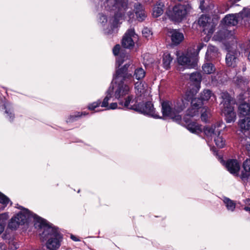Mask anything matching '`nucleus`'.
<instances>
[{
    "instance_id": "obj_1",
    "label": "nucleus",
    "mask_w": 250,
    "mask_h": 250,
    "mask_svg": "<svg viewBox=\"0 0 250 250\" xmlns=\"http://www.w3.org/2000/svg\"><path fill=\"white\" fill-rule=\"evenodd\" d=\"M126 62L124 66L116 70L114 77L115 84L111 90L114 93L115 98L119 101L128 95L132 88V74L127 71L131 61L128 54H120L117 58L116 65L120 66L124 62Z\"/></svg>"
},
{
    "instance_id": "obj_2",
    "label": "nucleus",
    "mask_w": 250,
    "mask_h": 250,
    "mask_svg": "<svg viewBox=\"0 0 250 250\" xmlns=\"http://www.w3.org/2000/svg\"><path fill=\"white\" fill-rule=\"evenodd\" d=\"M35 228L42 241L47 240L46 246L49 250H57L60 247L61 236L56 228L41 218H36Z\"/></svg>"
},
{
    "instance_id": "obj_3",
    "label": "nucleus",
    "mask_w": 250,
    "mask_h": 250,
    "mask_svg": "<svg viewBox=\"0 0 250 250\" xmlns=\"http://www.w3.org/2000/svg\"><path fill=\"white\" fill-rule=\"evenodd\" d=\"M106 4L107 7L115 13L114 17L109 21L112 27H117L124 20L130 21L134 19V14L128 4L127 0H107Z\"/></svg>"
},
{
    "instance_id": "obj_4",
    "label": "nucleus",
    "mask_w": 250,
    "mask_h": 250,
    "mask_svg": "<svg viewBox=\"0 0 250 250\" xmlns=\"http://www.w3.org/2000/svg\"><path fill=\"white\" fill-rule=\"evenodd\" d=\"M250 18V9L244 8L243 10L235 14H229L227 15L222 20L220 25L219 30L213 36L215 41H221L227 38L229 35L232 36V34L226 28V25L234 26L242 20Z\"/></svg>"
},
{
    "instance_id": "obj_5",
    "label": "nucleus",
    "mask_w": 250,
    "mask_h": 250,
    "mask_svg": "<svg viewBox=\"0 0 250 250\" xmlns=\"http://www.w3.org/2000/svg\"><path fill=\"white\" fill-rule=\"evenodd\" d=\"M188 104L187 99H181L174 101H165L162 103V110L164 116H167L175 121H179L181 117L178 114Z\"/></svg>"
},
{
    "instance_id": "obj_6",
    "label": "nucleus",
    "mask_w": 250,
    "mask_h": 250,
    "mask_svg": "<svg viewBox=\"0 0 250 250\" xmlns=\"http://www.w3.org/2000/svg\"><path fill=\"white\" fill-rule=\"evenodd\" d=\"M16 208L21 210L13 216L9 221L7 227L11 230H16L20 226L27 224L32 218L34 219L35 225L37 221L36 218H40L37 215L31 213L28 209L21 206H18Z\"/></svg>"
},
{
    "instance_id": "obj_7",
    "label": "nucleus",
    "mask_w": 250,
    "mask_h": 250,
    "mask_svg": "<svg viewBox=\"0 0 250 250\" xmlns=\"http://www.w3.org/2000/svg\"><path fill=\"white\" fill-rule=\"evenodd\" d=\"M16 208L21 210L13 216L9 221L7 227L11 230H16L20 226L27 224L32 218L34 219L35 225L37 221L36 218H40L37 215L31 213L28 209L21 206H18Z\"/></svg>"
},
{
    "instance_id": "obj_8",
    "label": "nucleus",
    "mask_w": 250,
    "mask_h": 250,
    "mask_svg": "<svg viewBox=\"0 0 250 250\" xmlns=\"http://www.w3.org/2000/svg\"><path fill=\"white\" fill-rule=\"evenodd\" d=\"M223 124L222 121H219L211 126H207L204 129V133L207 137L208 142L214 139L216 146L219 148L223 147L226 145L225 140L220 136V127Z\"/></svg>"
},
{
    "instance_id": "obj_9",
    "label": "nucleus",
    "mask_w": 250,
    "mask_h": 250,
    "mask_svg": "<svg viewBox=\"0 0 250 250\" xmlns=\"http://www.w3.org/2000/svg\"><path fill=\"white\" fill-rule=\"evenodd\" d=\"M221 97L223 100L220 105L222 112L225 116V120L228 123L234 122L236 115L232 106L233 102L228 93H222Z\"/></svg>"
},
{
    "instance_id": "obj_10",
    "label": "nucleus",
    "mask_w": 250,
    "mask_h": 250,
    "mask_svg": "<svg viewBox=\"0 0 250 250\" xmlns=\"http://www.w3.org/2000/svg\"><path fill=\"white\" fill-rule=\"evenodd\" d=\"M191 7L188 4H178L169 10L167 14L169 18L175 22H180L187 17Z\"/></svg>"
},
{
    "instance_id": "obj_11",
    "label": "nucleus",
    "mask_w": 250,
    "mask_h": 250,
    "mask_svg": "<svg viewBox=\"0 0 250 250\" xmlns=\"http://www.w3.org/2000/svg\"><path fill=\"white\" fill-rule=\"evenodd\" d=\"M198 24L203 29V32L207 35L205 40L208 41L214 32L215 22L206 15L201 16L198 20Z\"/></svg>"
},
{
    "instance_id": "obj_12",
    "label": "nucleus",
    "mask_w": 250,
    "mask_h": 250,
    "mask_svg": "<svg viewBox=\"0 0 250 250\" xmlns=\"http://www.w3.org/2000/svg\"><path fill=\"white\" fill-rule=\"evenodd\" d=\"M198 58L197 55L187 53L183 54L177 58L178 63L179 65L186 68H194L197 64Z\"/></svg>"
},
{
    "instance_id": "obj_13",
    "label": "nucleus",
    "mask_w": 250,
    "mask_h": 250,
    "mask_svg": "<svg viewBox=\"0 0 250 250\" xmlns=\"http://www.w3.org/2000/svg\"><path fill=\"white\" fill-rule=\"evenodd\" d=\"M240 52L236 49L235 44H233L228 48V52L226 57V64L228 66L235 67L239 61Z\"/></svg>"
},
{
    "instance_id": "obj_14",
    "label": "nucleus",
    "mask_w": 250,
    "mask_h": 250,
    "mask_svg": "<svg viewBox=\"0 0 250 250\" xmlns=\"http://www.w3.org/2000/svg\"><path fill=\"white\" fill-rule=\"evenodd\" d=\"M138 40V35L135 33L133 29H129L125 34L122 39V45L126 48H130L134 46L135 42Z\"/></svg>"
},
{
    "instance_id": "obj_15",
    "label": "nucleus",
    "mask_w": 250,
    "mask_h": 250,
    "mask_svg": "<svg viewBox=\"0 0 250 250\" xmlns=\"http://www.w3.org/2000/svg\"><path fill=\"white\" fill-rule=\"evenodd\" d=\"M191 107L188 109L186 112V117L185 118V122L187 123L188 117H192L198 115V109L203 104V102L200 98H194L191 102Z\"/></svg>"
},
{
    "instance_id": "obj_16",
    "label": "nucleus",
    "mask_w": 250,
    "mask_h": 250,
    "mask_svg": "<svg viewBox=\"0 0 250 250\" xmlns=\"http://www.w3.org/2000/svg\"><path fill=\"white\" fill-rule=\"evenodd\" d=\"M167 36L171 39L173 44L178 45L180 44L184 39V36L183 33L179 30L169 29H168Z\"/></svg>"
},
{
    "instance_id": "obj_17",
    "label": "nucleus",
    "mask_w": 250,
    "mask_h": 250,
    "mask_svg": "<svg viewBox=\"0 0 250 250\" xmlns=\"http://www.w3.org/2000/svg\"><path fill=\"white\" fill-rule=\"evenodd\" d=\"M119 104L127 109L138 110L139 105L137 104L136 101L133 99L132 95H128L124 100L121 99L119 101Z\"/></svg>"
},
{
    "instance_id": "obj_18",
    "label": "nucleus",
    "mask_w": 250,
    "mask_h": 250,
    "mask_svg": "<svg viewBox=\"0 0 250 250\" xmlns=\"http://www.w3.org/2000/svg\"><path fill=\"white\" fill-rule=\"evenodd\" d=\"M226 167L228 170L234 175H238L240 169V163L236 160L231 159L227 161Z\"/></svg>"
},
{
    "instance_id": "obj_19",
    "label": "nucleus",
    "mask_w": 250,
    "mask_h": 250,
    "mask_svg": "<svg viewBox=\"0 0 250 250\" xmlns=\"http://www.w3.org/2000/svg\"><path fill=\"white\" fill-rule=\"evenodd\" d=\"M140 108V110L141 112L145 114H146L151 116L154 118H158L159 116L155 113V109L153 107V105L151 102H147L144 105L141 107H138V109Z\"/></svg>"
},
{
    "instance_id": "obj_20",
    "label": "nucleus",
    "mask_w": 250,
    "mask_h": 250,
    "mask_svg": "<svg viewBox=\"0 0 250 250\" xmlns=\"http://www.w3.org/2000/svg\"><path fill=\"white\" fill-rule=\"evenodd\" d=\"M238 125L241 131L243 133L250 131V117L240 119L238 121Z\"/></svg>"
},
{
    "instance_id": "obj_21",
    "label": "nucleus",
    "mask_w": 250,
    "mask_h": 250,
    "mask_svg": "<svg viewBox=\"0 0 250 250\" xmlns=\"http://www.w3.org/2000/svg\"><path fill=\"white\" fill-rule=\"evenodd\" d=\"M238 114L240 118L250 117V104L247 103L241 104L238 107Z\"/></svg>"
},
{
    "instance_id": "obj_22",
    "label": "nucleus",
    "mask_w": 250,
    "mask_h": 250,
    "mask_svg": "<svg viewBox=\"0 0 250 250\" xmlns=\"http://www.w3.org/2000/svg\"><path fill=\"white\" fill-rule=\"evenodd\" d=\"M135 14L138 21H142L145 20L146 17V14L143 6L140 4H137L135 6Z\"/></svg>"
},
{
    "instance_id": "obj_23",
    "label": "nucleus",
    "mask_w": 250,
    "mask_h": 250,
    "mask_svg": "<svg viewBox=\"0 0 250 250\" xmlns=\"http://www.w3.org/2000/svg\"><path fill=\"white\" fill-rule=\"evenodd\" d=\"M187 128L191 133L197 134L201 133L202 130L201 126L197 123L193 122L187 123Z\"/></svg>"
},
{
    "instance_id": "obj_24",
    "label": "nucleus",
    "mask_w": 250,
    "mask_h": 250,
    "mask_svg": "<svg viewBox=\"0 0 250 250\" xmlns=\"http://www.w3.org/2000/svg\"><path fill=\"white\" fill-rule=\"evenodd\" d=\"M146 75V72L142 67H138L134 68L133 75H132V82L133 81V78L137 80L143 79Z\"/></svg>"
},
{
    "instance_id": "obj_25",
    "label": "nucleus",
    "mask_w": 250,
    "mask_h": 250,
    "mask_svg": "<svg viewBox=\"0 0 250 250\" xmlns=\"http://www.w3.org/2000/svg\"><path fill=\"white\" fill-rule=\"evenodd\" d=\"M146 84L142 82H138L135 83V90L136 94L138 96H141L146 92Z\"/></svg>"
},
{
    "instance_id": "obj_26",
    "label": "nucleus",
    "mask_w": 250,
    "mask_h": 250,
    "mask_svg": "<svg viewBox=\"0 0 250 250\" xmlns=\"http://www.w3.org/2000/svg\"><path fill=\"white\" fill-rule=\"evenodd\" d=\"M164 4L162 2H158L153 8L152 15L155 18L161 16L164 11Z\"/></svg>"
},
{
    "instance_id": "obj_27",
    "label": "nucleus",
    "mask_w": 250,
    "mask_h": 250,
    "mask_svg": "<svg viewBox=\"0 0 250 250\" xmlns=\"http://www.w3.org/2000/svg\"><path fill=\"white\" fill-rule=\"evenodd\" d=\"M172 60V58L168 52L164 53L163 56V67L167 69L170 67V64Z\"/></svg>"
},
{
    "instance_id": "obj_28",
    "label": "nucleus",
    "mask_w": 250,
    "mask_h": 250,
    "mask_svg": "<svg viewBox=\"0 0 250 250\" xmlns=\"http://www.w3.org/2000/svg\"><path fill=\"white\" fill-rule=\"evenodd\" d=\"M215 67L210 62L205 63L202 65V71L204 73L210 74L215 71Z\"/></svg>"
},
{
    "instance_id": "obj_29",
    "label": "nucleus",
    "mask_w": 250,
    "mask_h": 250,
    "mask_svg": "<svg viewBox=\"0 0 250 250\" xmlns=\"http://www.w3.org/2000/svg\"><path fill=\"white\" fill-rule=\"evenodd\" d=\"M218 55V50L214 46L209 45L208 47V50L206 53V56L208 60L216 57Z\"/></svg>"
},
{
    "instance_id": "obj_30",
    "label": "nucleus",
    "mask_w": 250,
    "mask_h": 250,
    "mask_svg": "<svg viewBox=\"0 0 250 250\" xmlns=\"http://www.w3.org/2000/svg\"><path fill=\"white\" fill-rule=\"evenodd\" d=\"M235 82L237 85L242 89L247 88L249 83L247 80L242 77H237L235 80Z\"/></svg>"
},
{
    "instance_id": "obj_31",
    "label": "nucleus",
    "mask_w": 250,
    "mask_h": 250,
    "mask_svg": "<svg viewBox=\"0 0 250 250\" xmlns=\"http://www.w3.org/2000/svg\"><path fill=\"white\" fill-rule=\"evenodd\" d=\"M211 117V113L210 110L207 107H203L201 110V119L202 121L208 122L209 119Z\"/></svg>"
},
{
    "instance_id": "obj_32",
    "label": "nucleus",
    "mask_w": 250,
    "mask_h": 250,
    "mask_svg": "<svg viewBox=\"0 0 250 250\" xmlns=\"http://www.w3.org/2000/svg\"><path fill=\"white\" fill-rule=\"evenodd\" d=\"M243 166L246 173L243 174L241 176V178H245L250 175V159H247L243 163Z\"/></svg>"
},
{
    "instance_id": "obj_33",
    "label": "nucleus",
    "mask_w": 250,
    "mask_h": 250,
    "mask_svg": "<svg viewBox=\"0 0 250 250\" xmlns=\"http://www.w3.org/2000/svg\"><path fill=\"white\" fill-rule=\"evenodd\" d=\"M112 91L109 88L106 92V96L104 98L103 102L102 103L101 106L103 107H106V108L109 106L108 101L111 97Z\"/></svg>"
},
{
    "instance_id": "obj_34",
    "label": "nucleus",
    "mask_w": 250,
    "mask_h": 250,
    "mask_svg": "<svg viewBox=\"0 0 250 250\" xmlns=\"http://www.w3.org/2000/svg\"><path fill=\"white\" fill-rule=\"evenodd\" d=\"M224 202L226 205L227 209L230 211H233L235 208V204L232 200L228 198H225Z\"/></svg>"
},
{
    "instance_id": "obj_35",
    "label": "nucleus",
    "mask_w": 250,
    "mask_h": 250,
    "mask_svg": "<svg viewBox=\"0 0 250 250\" xmlns=\"http://www.w3.org/2000/svg\"><path fill=\"white\" fill-rule=\"evenodd\" d=\"M9 203H10L11 205L12 203L10 202V199L3 193L0 192V204L3 205V207L4 208Z\"/></svg>"
},
{
    "instance_id": "obj_36",
    "label": "nucleus",
    "mask_w": 250,
    "mask_h": 250,
    "mask_svg": "<svg viewBox=\"0 0 250 250\" xmlns=\"http://www.w3.org/2000/svg\"><path fill=\"white\" fill-rule=\"evenodd\" d=\"M211 96V91L209 90H204L201 95V99L204 101H208Z\"/></svg>"
},
{
    "instance_id": "obj_37",
    "label": "nucleus",
    "mask_w": 250,
    "mask_h": 250,
    "mask_svg": "<svg viewBox=\"0 0 250 250\" xmlns=\"http://www.w3.org/2000/svg\"><path fill=\"white\" fill-rule=\"evenodd\" d=\"M190 79L192 81L199 82L201 80V75L200 73L195 72L191 74Z\"/></svg>"
},
{
    "instance_id": "obj_38",
    "label": "nucleus",
    "mask_w": 250,
    "mask_h": 250,
    "mask_svg": "<svg viewBox=\"0 0 250 250\" xmlns=\"http://www.w3.org/2000/svg\"><path fill=\"white\" fill-rule=\"evenodd\" d=\"M0 109H5V113L9 114V119L12 120L13 119L14 116L13 115L12 111L8 105L3 104L0 106Z\"/></svg>"
},
{
    "instance_id": "obj_39",
    "label": "nucleus",
    "mask_w": 250,
    "mask_h": 250,
    "mask_svg": "<svg viewBox=\"0 0 250 250\" xmlns=\"http://www.w3.org/2000/svg\"><path fill=\"white\" fill-rule=\"evenodd\" d=\"M9 217L8 212H4L0 214V224L5 225V221Z\"/></svg>"
},
{
    "instance_id": "obj_40",
    "label": "nucleus",
    "mask_w": 250,
    "mask_h": 250,
    "mask_svg": "<svg viewBox=\"0 0 250 250\" xmlns=\"http://www.w3.org/2000/svg\"><path fill=\"white\" fill-rule=\"evenodd\" d=\"M101 104V101L98 100L88 105V109L90 110H94L96 108L99 106Z\"/></svg>"
},
{
    "instance_id": "obj_41",
    "label": "nucleus",
    "mask_w": 250,
    "mask_h": 250,
    "mask_svg": "<svg viewBox=\"0 0 250 250\" xmlns=\"http://www.w3.org/2000/svg\"><path fill=\"white\" fill-rule=\"evenodd\" d=\"M19 247L18 244L14 241V240H11L9 242V248L11 250H15Z\"/></svg>"
},
{
    "instance_id": "obj_42",
    "label": "nucleus",
    "mask_w": 250,
    "mask_h": 250,
    "mask_svg": "<svg viewBox=\"0 0 250 250\" xmlns=\"http://www.w3.org/2000/svg\"><path fill=\"white\" fill-rule=\"evenodd\" d=\"M142 34L143 36L146 38H149L152 36V33L151 31L148 28H145L142 31Z\"/></svg>"
},
{
    "instance_id": "obj_43",
    "label": "nucleus",
    "mask_w": 250,
    "mask_h": 250,
    "mask_svg": "<svg viewBox=\"0 0 250 250\" xmlns=\"http://www.w3.org/2000/svg\"><path fill=\"white\" fill-rule=\"evenodd\" d=\"M120 46L119 44L116 45L113 48V53L114 55H118L119 53Z\"/></svg>"
},
{
    "instance_id": "obj_44",
    "label": "nucleus",
    "mask_w": 250,
    "mask_h": 250,
    "mask_svg": "<svg viewBox=\"0 0 250 250\" xmlns=\"http://www.w3.org/2000/svg\"><path fill=\"white\" fill-rule=\"evenodd\" d=\"M87 114H86L85 112H78L77 114H76L75 115L71 116V118H72V120H74V118H75L76 117H81L83 115H85Z\"/></svg>"
},
{
    "instance_id": "obj_45",
    "label": "nucleus",
    "mask_w": 250,
    "mask_h": 250,
    "mask_svg": "<svg viewBox=\"0 0 250 250\" xmlns=\"http://www.w3.org/2000/svg\"><path fill=\"white\" fill-rule=\"evenodd\" d=\"M118 107L117 104L116 103H111L109 105L108 107L106 108L107 109H116Z\"/></svg>"
},
{
    "instance_id": "obj_46",
    "label": "nucleus",
    "mask_w": 250,
    "mask_h": 250,
    "mask_svg": "<svg viewBox=\"0 0 250 250\" xmlns=\"http://www.w3.org/2000/svg\"><path fill=\"white\" fill-rule=\"evenodd\" d=\"M204 43H200L197 46V53L196 54H194L196 55L197 56L199 52L202 49V48L204 47Z\"/></svg>"
},
{
    "instance_id": "obj_47",
    "label": "nucleus",
    "mask_w": 250,
    "mask_h": 250,
    "mask_svg": "<svg viewBox=\"0 0 250 250\" xmlns=\"http://www.w3.org/2000/svg\"><path fill=\"white\" fill-rule=\"evenodd\" d=\"M100 20L102 23H104V21L105 22H106L107 21V18L105 16L102 15L101 16Z\"/></svg>"
},
{
    "instance_id": "obj_48",
    "label": "nucleus",
    "mask_w": 250,
    "mask_h": 250,
    "mask_svg": "<svg viewBox=\"0 0 250 250\" xmlns=\"http://www.w3.org/2000/svg\"><path fill=\"white\" fill-rule=\"evenodd\" d=\"M6 246L3 243L0 242V250H6Z\"/></svg>"
},
{
    "instance_id": "obj_49",
    "label": "nucleus",
    "mask_w": 250,
    "mask_h": 250,
    "mask_svg": "<svg viewBox=\"0 0 250 250\" xmlns=\"http://www.w3.org/2000/svg\"><path fill=\"white\" fill-rule=\"evenodd\" d=\"M5 228V225L2 224H0V234L4 231Z\"/></svg>"
},
{
    "instance_id": "obj_50",
    "label": "nucleus",
    "mask_w": 250,
    "mask_h": 250,
    "mask_svg": "<svg viewBox=\"0 0 250 250\" xmlns=\"http://www.w3.org/2000/svg\"><path fill=\"white\" fill-rule=\"evenodd\" d=\"M70 237L74 241H80V240L78 238H77L75 236H74L73 235H71Z\"/></svg>"
},
{
    "instance_id": "obj_51",
    "label": "nucleus",
    "mask_w": 250,
    "mask_h": 250,
    "mask_svg": "<svg viewBox=\"0 0 250 250\" xmlns=\"http://www.w3.org/2000/svg\"><path fill=\"white\" fill-rule=\"evenodd\" d=\"M246 148L250 153V142L246 145Z\"/></svg>"
},
{
    "instance_id": "obj_52",
    "label": "nucleus",
    "mask_w": 250,
    "mask_h": 250,
    "mask_svg": "<svg viewBox=\"0 0 250 250\" xmlns=\"http://www.w3.org/2000/svg\"><path fill=\"white\" fill-rule=\"evenodd\" d=\"M244 209L246 211L250 212V207H245Z\"/></svg>"
},
{
    "instance_id": "obj_53",
    "label": "nucleus",
    "mask_w": 250,
    "mask_h": 250,
    "mask_svg": "<svg viewBox=\"0 0 250 250\" xmlns=\"http://www.w3.org/2000/svg\"><path fill=\"white\" fill-rule=\"evenodd\" d=\"M246 203L250 205V199H247L246 200Z\"/></svg>"
},
{
    "instance_id": "obj_54",
    "label": "nucleus",
    "mask_w": 250,
    "mask_h": 250,
    "mask_svg": "<svg viewBox=\"0 0 250 250\" xmlns=\"http://www.w3.org/2000/svg\"><path fill=\"white\" fill-rule=\"evenodd\" d=\"M247 57L248 60L250 62V51L249 52Z\"/></svg>"
},
{
    "instance_id": "obj_55",
    "label": "nucleus",
    "mask_w": 250,
    "mask_h": 250,
    "mask_svg": "<svg viewBox=\"0 0 250 250\" xmlns=\"http://www.w3.org/2000/svg\"><path fill=\"white\" fill-rule=\"evenodd\" d=\"M193 112H194V110H191V113H193Z\"/></svg>"
}]
</instances>
